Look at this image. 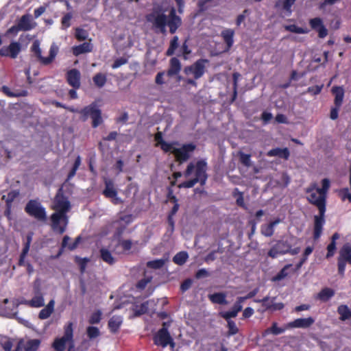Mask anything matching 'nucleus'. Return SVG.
Listing matches in <instances>:
<instances>
[{
  "mask_svg": "<svg viewBox=\"0 0 351 351\" xmlns=\"http://www.w3.org/2000/svg\"><path fill=\"white\" fill-rule=\"evenodd\" d=\"M71 208L70 202L63 194L58 193L54 198V205L53 209L56 210L51 215L52 230L62 234L66 228L68 223L67 212Z\"/></svg>",
  "mask_w": 351,
  "mask_h": 351,
  "instance_id": "f257e3e1",
  "label": "nucleus"
},
{
  "mask_svg": "<svg viewBox=\"0 0 351 351\" xmlns=\"http://www.w3.org/2000/svg\"><path fill=\"white\" fill-rule=\"evenodd\" d=\"M146 19L148 22L152 23L155 29H158L163 35H165L167 33V25L169 28V32L173 34L176 32L182 24V19L177 15L175 8L170 9L168 16L164 13H160L156 15L152 13L147 15Z\"/></svg>",
  "mask_w": 351,
  "mask_h": 351,
  "instance_id": "f03ea898",
  "label": "nucleus"
},
{
  "mask_svg": "<svg viewBox=\"0 0 351 351\" xmlns=\"http://www.w3.org/2000/svg\"><path fill=\"white\" fill-rule=\"evenodd\" d=\"M315 187L311 186L306 189V193H310L307 197L309 203L316 206L319 210V215L314 217L313 226V239L317 240L322 234L323 226L325 223V213H326V197L323 195H319L317 191L313 192Z\"/></svg>",
  "mask_w": 351,
  "mask_h": 351,
  "instance_id": "7ed1b4c3",
  "label": "nucleus"
},
{
  "mask_svg": "<svg viewBox=\"0 0 351 351\" xmlns=\"http://www.w3.org/2000/svg\"><path fill=\"white\" fill-rule=\"evenodd\" d=\"M195 170V178L180 183L178 188L189 189L193 187L197 183H199L201 186L206 184L208 179L207 162L204 160H197L196 164L190 162L184 172L185 178L189 177Z\"/></svg>",
  "mask_w": 351,
  "mask_h": 351,
  "instance_id": "20e7f679",
  "label": "nucleus"
},
{
  "mask_svg": "<svg viewBox=\"0 0 351 351\" xmlns=\"http://www.w3.org/2000/svg\"><path fill=\"white\" fill-rule=\"evenodd\" d=\"M68 109L72 112L79 113L82 121H86L90 117L92 119V127L93 128H97L103 123L101 110L99 108L96 102H93L80 110L73 108H68Z\"/></svg>",
  "mask_w": 351,
  "mask_h": 351,
  "instance_id": "39448f33",
  "label": "nucleus"
},
{
  "mask_svg": "<svg viewBox=\"0 0 351 351\" xmlns=\"http://www.w3.org/2000/svg\"><path fill=\"white\" fill-rule=\"evenodd\" d=\"M31 51L34 53L41 64L47 66L50 64L56 58L58 52V47L55 44L51 45L49 49V55L45 58L42 56L39 41L35 40L31 47Z\"/></svg>",
  "mask_w": 351,
  "mask_h": 351,
  "instance_id": "423d86ee",
  "label": "nucleus"
},
{
  "mask_svg": "<svg viewBox=\"0 0 351 351\" xmlns=\"http://www.w3.org/2000/svg\"><path fill=\"white\" fill-rule=\"evenodd\" d=\"M25 213L40 221H45L47 220V214L45 208L41 204L35 199H30L25 207Z\"/></svg>",
  "mask_w": 351,
  "mask_h": 351,
  "instance_id": "0eeeda50",
  "label": "nucleus"
},
{
  "mask_svg": "<svg viewBox=\"0 0 351 351\" xmlns=\"http://www.w3.org/2000/svg\"><path fill=\"white\" fill-rule=\"evenodd\" d=\"M196 145L193 143H185L179 148L176 147L172 150L175 160L182 165L186 162L191 156L192 153L195 150Z\"/></svg>",
  "mask_w": 351,
  "mask_h": 351,
  "instance_id": "6e6552de",
  "label": "nucleus"
},
{
  "mask_svg": "<svg viewBox=\"0 0 351 351\" xmlns=\"http://www.w3.org/2000/svg\"><path fill=\"white\" fill-rule=\"evenodd\" d=\"M36 23L32 22V16L29 14L23 15L17 23L7 30L8 34L16 35L19 31H29L34 29Z\"/></svg>",
  "mask_w": 351,
  "mask_h": 351,
  "instance_id": "1a4fd4ad",
  "label": "nucleus"
},
{
  "mask_svg": "<svg viewBox=\"0 0 351 351\" xmlns=\"http://www.w3.org/2000/svg\"><path fill=\"white\" fill-rule=\"evenodd\" d=\"M346 263L351 265V245L349 244L343 245L337 258L338 274L342 277L345 274Z\"/></svg>",
  "mask_w": 351,
  "mask_h": 351,
  "instance_id": "9d476101",
  "label": "nucleus"
},
{
  "mask_svg": "<svg viewBox=\"0 0 351 351\" xmlns=\"http://www.w3.org/2000/svg\"><path fill=\"white\" fill-rule=\"evenodd\" d=\"M73 337V323L69 322L64 327V335L60 338H57L53 343V348L56 351H64L65 344L68 341H72Z\"/></svg>",
  "mask_w": 351,
  "mask_h": 351,
  "instance_id": "9b49d317",
  "label": "nucleus"
},
{
  "mask_svg": "<svg viewBox=\"0 0 351 351\" xmlns=\"http://www.w3.org/2000/svg\"><path fill=\"white\" fill-rule=\"evenodd\" d=\"M153 341L156 346H162V348H165L168 345L171 348L175 346V343L170 332L167 331L165 328L159 329L158 332L154 335Z\"/></svg>",
  "mask_w": 351,
  "mask_h": 351,
  "instance_id": "f8f14e48",
  "label": "nucleus"
},
{
  "mask_svg": "<svg viewBox=\"0 0 351 351\" xmlns=\"http://www.w3.org/2000/svg\"><path fill=\"white\" fill-rule=\"evenodd\" d=\"M208 60L206 59H199L195 62L192 65L184 68V73L186 75L193 74L195 80L202 77L205 73V63Z\"/></svg>",
  "mask_w": 351,
  "mask_h": 351,
  "instance_id": "ddd939ff",
  "label": "nucleus"
},
{
  "mask_svg": "<svg viewBox=\"0 0 351 351\" xmlns=\"http://www.w3.org/2000/svg\"><path fill=\"white\" fill-rule=\"evenodd\" d=\"M292 247V245L288 241H278L271 249L269 250L267 255L272 258H276L279 254H286Z\"/></svg>",
  "mask_w": 351,
  "mask_h": 351,
  "instance_id": "4468645a",
  "label": "nucleus"
},
{
  "mask_svg": "<svg viewBox=\"0 0 351 351\" xmlns=\"http://www.w3.org/2000/svg\"><path fill=\"white\" fill-rule=\"evenodd\" d=\"M276 299V297L270 298L269 296H265L263 299H256L254 302L261 303L265 311L274 312L283 309L285 304L282 302H275Z\"/></svg>",
  "mask_w": 351,
  "mask_h": 351,
  "instance_id": "2eb2a0df",
  "label": "nucleus"
},
{
  "mask_svg": "<svg viewBox=\"0 0 351 351\" xmlns=\"http://www.w3.org/2000/svg\"><path fill=\"white\" fill-rule=\"evenodd\" d=\"M21 50V46L18 42H12L8 47L0 49V56L16 58Z\"/></svg>",
  "mask_w": 351,
  "mask_h": 351,
  "instance_id": "dca6fc26",
  "label": "nucleus"
},
{
  "mask_svg": "<svg viewBox=\"0 0 351 351\" xmlns=\"http://www.w3.org/2000/svg\"><path fill=\"white\" fill-rule=\"evenodd\" d=\"M23 304L32 308H40L44 306V298L39 287L34 288V296L32 299L25 300Z\"/></svg>",
  "mask_w": 351,
  "mask_h": 351,
  "instance_id": "f3484780",
  "label": "nucleus"
},
{
  "mask_svg": "<svg viewBox=\"0 0 351 351\" xmlns=\"http://www.w3.org/2000/svg\"><path fill=\"white\" fill-rule=\"evenodd\" d=\"M67 83L75 89L80 87V72L76 69H72L67 71L66 75Z\"/></svg>",
  "mask_w": 351,
  "mask_h": 351,
  "instance_id": "a211bd4d",
  "label": "nucleus"
},
{
  "mask_svg": "<svg viewBox=\"0 0 351 351\" xmlns=\"http://www.w3.org/2000/svg\"><path fill=\"white\" fill-rule=\"evenodd\" d=\"M311 28L318 33V36L321 38H325L328 35V30L323 24L322 20L316 17L311 19L309 21Z\"/></svg>",
  "mask_w": 351,
  "mask_h": 351,
  "instance_id": "6ab92c4d",
  "label": "nucleus"
},
{
  "mask_svg": "<svg viewBox=\"0 0 351 351\" xmlns=\"http://www.w3.org/2000/svg\"><path fill=\"white\" fill-rule=\"evenodd\" d=\"M314 322H315V319L311 317H308L306 318H298V319L293 320V322H289L287 324V328H308Z\"/></svg>",
  "mask_w": 351,
  "mask_h": 351,
  "instance_id": "aec40b11",
  "label": "nucleus"
},
{
  "mask_svg": "<svg viewBox=\"0 0 351 351\" xmlns=\"http://www.w3.org/2000/svg\"><path fill=\"white\" fill-rule=\"evenodd\" d=\"M71 240V238L68 235H65L62 238V241L61 243V247L58 254V256H60L64 249L67 248L70 251H73L75 250L78 245L81 243L82 238L80 235L77 237L75 241L73 243H69V241Z\"/></svg>",
  "mask_w": 351,
  "mask_h": 351,
  "instance_id": "412c9836",
  "label": "nucleus"
},
{
  "mask_svg": "<svg viewBox=\"0 0 351 351\" xmlns=\"http://www.w3.org/2000/svg\"><path fill=\"white\" fill-rule=\"evenodd\" d=\"M33 234H34V233L30 232L26 236V242L24 244L22 252L19 256V263H18V265L19 266L25 265V259L29 251L31 243L32 241Z\"/></svg>",
  "mask_w": 351,
  "mask_h": 351,
  "instance_id": "4be33fe9",
  "label": "nucleus"
},
{
  "mask_svg": "<svg viewBox=\"0 0 351 351\" xmlns=\"http://www.w3.org/2000/svg\"><path fill=\"white\" fill-rule=\"evenodd\" d=\"M267 156L269 157L278 156L284 160H288L290 156V152L287 147L280 148L276 147L267 152Z\"/></svg>",
  "mask_w": 351,
  "mask_h": 351,
  "instance_id": "5701e85b",
  "label": "nucleus"
},
{
  "mask_svg": "<svg viewBox=\"0 0 351 351\" xmlns=\"http://www.w3.org/2000/svg\"><path fill=\"white\" fill-rule=\"evenodd\" d=\"M123 323V318L120 315H113L108 321V326L110 330V331L115 334L117 333L121 324Z\"/></svg>",
  "mask_w": 351,
  "mask_h": 351,
  "instance_id": "b1692460",
  "label": "nucleus"
},
{
  "mask_svg": "<svg viewBox=\"0 0 351 351\" xmlns=\"http://www.w3.org/2000/svg\"><path fill=\"white\" fill-rule=\"evenodd\" d=\"M105 183V189H104L102 193L106 198H112L115 197L117 195V191L114 188V183L112 180L109 179H106L104 181Z\"/></svg>",
  "mask_w": 351,
  "mask_h": 351,
  "instance_id": "393cba45",
  "label": "nucleus"
},
{
  "mask_svg": "<svg viewBox=\"0 0 351 351\" xmlns=\"http://www.w3.org/2000/svg\"><path fill=\"white\" fill-rule=\"evenodd\" d=\"M234 31L232 29H225L221 32V36L227 46V49H230L234 43Z\"/></svg>",
  "mask_w": 351,
  "mask_h": 351,
  "instance_id": "a878e982",
  "label": "nucleus"
},
{
  "mask_svg": "<svg viewBox=\"0 0 351 351\" xmlns=\"http://www.w3.org/2000/svg\"><path fill=\"white\" fill-rule=\"evenodd\" d=\"M101 259L109 265H113L117 262L116 258L112 256V252L107 248L102 247L99 250Z\"/></svg>",
  "mask_w": 351,
  "mask_h": 351,
  "instance_id": "bb28decb",
  "label": "nucleus"
},
{
  "mask_svg": "<svg viewBox=\"0 0 351 351\" xmlns=\"http://www.w3.org/2000/svg\"><path fill=\"white\" fill-rule=\"evenodd\" d=\"M332 93L335 95L334 104L337 107H341L344 97V90L341 86H333Z\"/></svg>",
  "mask_w": 351,
  "mask_h": 351,
  "instance_id": "cd10ccee",
  "label": "nucleus"
},
{
  "mask_svg": "<svg viewBox=\"0 0 351 351\" xmlns=\"http://www.w3.org/2000/svg\"><path fill=\"white\" fill-rule=\"evenodd\" d=\"M93 46L90 43H83L79 45L74 46L72 48L73 54L78 56L82 53H88L92 51Z\"/></svg>",
  "mask_w": 351,
  "mask_h": 351,
  "instance_id": "c85d7f7f",
  "label": "nucleus"
},
{
  "mask_svg": "<svg viewBox=\"0 0 351 351\" xmlns=\"http://www.w3.org/2000/svg\"><path fill=\"white\" fill-rule=\"evenodd\" d=\"M335 294V291L329 287L323 288L317 295L316 299L326 302Z\"/></svg>",
  "mask_w": 351,
  "mask_h": 351,
  "instance_id": "c756f323",
  "label": "nucleus"
},
{
  "mask_svg": "<svg viewBox=\"0 0 351 351\" xmlns=\"http://www.w3.org/2000/svg\"><path fill=\"white\" fill-rule=\"evenodd\" d=\"M280 223V219H277L271 221L268 224L263 225L261 227V233L265 237H271L274 233V227Z\"/></svg>",
  "mask_w": 351,
  "mask_h": 351,
  "instance_id": "7c9ffc66",
  "label": "nucleus"
},
{
  "mask_svg": "<svg viewBox=\"0 0 351 351\" xmlns=\"http://www.w3.org/2000/svg\"><path fill=\"white\" fill-rule=\"evenodd\" d=\"M1 91L9 97H26L28 95V92L26 90L12 91L7 86H3L1 87Z\"/></svg>",
  "mask_w": 351,
  "mask_h": 351,
  "instance_id": "2f4dec72",
  "label": "nucleus"
},
{
  "mask_svg": "<svg viewBox=\"0 0 351 351\" xmlns=\"http://www.w3.org/2000/svg\"><path fill=\"white\" fill-rule=\"evenodd\" d=\"M208 298L213 304L221 305H226L228 304V301L226 300V294L222 292L210 294L208 295Z\"/></svg>",
  "mask_w": 351,
  "mask_h": 351,
  "instance_id": "473e14b6",
  "label": "nucleus"
},
{
  "mask_svg": "<svg viewBox=\"0 0 351 351\" xmlns=\"http://www.w3.org/2000/svg\"><path fill=\"white\" fill-rule=\"evenodd\" d=\"M181 69V64L177 58H172L170 60V67L167 71L169 76L177 75Z\"/></svg>",
  "mask_w": 351,
  "mask_h": 351,
  "instance_id": "72a5a7b5",
  "label": "nucleus"
},
{
  "mask_svg": "<svg viewBox=\"0 0 351 351\" xmlns=\"http://www.w3.org/2000/svg\"><path fill=\"white\" fill-rule=\"evenodd\" d=\"M149 308V302L146 301L143 302L140 305L136 304L132 308L133 316L140 317L142 315L145 314Z\"/></svg>",
  "mask_w": 351,
  "mask_h": 351,
  "instance_id": "f704fd0d",
  "label": "nucleus"
},
{
  "mask_svg": "<svg viewBox=\"0 0 351 351\" xmlns=\"http://www.w3.org/2000/svg\"><path fill=\"white\" fill-rule=\"evenodd\" d=\"M337 313L339 315V319L344 322L351 319V310L346 304H341L337 308Z\"/></svg>",
  "mask_w": 351,
  "mask_h": 351,
  "instance_id": "c9c22d12",
  "label": "nucleus"
},
{
  "mask_svg": "<svg viewBox=\"0 0 351 351\" xmlns=\"http://www.w3.org/2000/svg\"><path fill=\"white\" fill-rule=\"evenodd\" d=\"M288 328H287V325L284 328H280L278 326L276 322H273L271 326L264 331L263 335L273 334L274 335H278L283 333Z\"/></svg>",
  "mask_w": 351,
  "mask_h": 351,
  "instance_id": "e433bc0d",
  "label": "nucleus"
},
{
  "mask_svg": "<svg viewBox=\"0 0 351 351\" xmlns=\"http://www.w3.org/2000/svg\"><path fill=\"white\" fill-rule=\"evenodd\" d=\"M93 81L96 87L101 88L106 84L107 82V76L104 73H97L93 76Z\"/></svg>",
  "mask_w": 351,
  "mask_h": 351,
  "instance_id": "4c0bfd02",
  "label": "nucleus"
},
{
  "mask_svg": "<svg viewBox=\"0 0 351 351\" xmlns=\"http://www.w3.org/2000/svg\"><path fill=\"white\" fill-rule=\"evenodd\" d=\"M189 254L185 251H181L177 253L173 257V261L175 264L178 265H183L188 260Z\"/></svg>",
  "mask_w": 351,
  "mask_h": 351,
  "instance_id": "58836bf2",
  "label": "nucleus"
},
{
  "mask_svg": "<svg viewBox=\"0 0 351 351\" xmlns=\"http://www.w3.org/2000/svg\"><path fill=\"white\" fill-rule=\"evenodd\" d=\"M40 345V340L34 339L26 342L24 348L25 351H37Z\"/></svg>",
  "mask_w": 351,
  "mask_h": 351,
  "instance_id": "ea45409f",
  "label": "nucleus"
},
{
  "mask_svg": "<svg viewBox=\"0 0 351 351\" xmlns=\"http://www.w3.org/2000/svg\"><path fill=\"white\" fill-rule=\"evenodd\" d=\"M292 267V264L285 265L282 269L272 278L274 282L280 281L288 276V269Z\"/></svg>",
  "mask_w": 351,
  "mask_h": 351,
  "instance_id": "a19ab883",
  "label": "nucleus"
},
{
  "mask_svg": "<svg viewBox=\"0 0 351 351\" xmlns=\"http://www.w3.org/2000/svg\"><path fill=\"white\" fill-rule=\"evenodd\" d=\"M179 38L177 36L173 37L170 41L169 47L166 51V56H171L175 53L176 49L178 47Z\"/></svg>",
  "mask_w": 351,
  "mask_h": 351,
  "instance_id": "79ce46f5",
  "label": "nucleus"
},
{
  "mask_svg": "<svg viewBox=\"0 0 351 351\" xmlns=\"http://www.w3.org/2000/svg\"><path fill=\"white\" fill-rule=\"evenodd\" d=\"M80 165H81V157L80 156H77L75 160L73 167L71 168V169L70 170V171L68 173L66 181L70 180L71 178H73L75 176L76 171H77Z\"/></svg>",
  "mask_w": 351,
  "mask_h": 351,
  "instance_id": "37998d69",
  "label": "nucleus"
},
{
  "mask_svg": "<svg viewBox=\"0 0 351 351\" xmlns=\"http://www.w3.org/2000/svg\"><path fill=\"white\" fill-rule=\"evenodd\" d=\"M285 29L287 31H289V32H293V33H296V34H307L308 32V30L306 28H302L300 27H298L297 25H295L294 24L285 25Z\"/></svg>",
  "mask_w": 351,
  "mask_h": 351,
  "instance_id": "c03bdc74",
  "label": "nucleus"
},
{
  "mask_svg": "<svg viewBox=\"0 0 351 351\" xmlns=\"http://www.w3.org/2000/svg\"><path fill=\"white\" fill-rule=\"evenodd\" d=\"M75 262L78 265L81 274H84L87 263L89 262V258H80L77 256L75 257Z\"/></svg>",
  "mask_w": 351,
  "mask_h": 351,
  "instance_id": "a18cd8bd",
  "label": "nucleus"
},
{
  "mask_svg": "<svg viewBox=\"0 0 351 351\" xmlns=\"http://www.w3.org/2000/svg\"><path fill=\"white\" fill-rule=\"evenodd\" d=\"M179 145V143L178 141H173L171 143H167L165 141L160 145V146L161 149L164 152H165V153L170 152L172 154V150L176 148L174 147V145Z\"/></svg>",
  "mask_w": 351,
  "mask_h": 351,
  "instance_id": "49530a36",
  "label": "nucleus"
},
{
  "mask_svg": "<svg viewBox=\"0 0 351 351\" xmlns=\"http://www.w3.org/2000/svg\"><path fill=\"white\" fill-rule=\"evenodd\" d=\"M88 33L86 30L77 27L75 31V37L79 41H84L87 39Z\"/></svg>",
  "mask_w": 351,
  "mask_h": 351,
  "instance_id": "de8ad7c7",
  "label": "nucleus"
},
{
  "mask_svg": "<svg viewBox=\"0 0 351 351\" xmlns=\"http://www.w3.org/2000/svg\"><path fill=\"white\" fill-rule=\"evenodd\" d=\"M0 345L5 351H11L13 343L8 337L0 336Z\"/></svg>",
  "mask_w": 351,
  "mask_h": 351,
  "instance_id": "09e8293b",
  "label": "nucleus"
},
{
  "mask_svg": "<svg viewBox=\"0 0 351 351\" xmlns=\"http://www.w3.org/2000/svg\"><path fill=\"white\" fill-rule=\"evenodd\" d=\"M165 263V261L163 259H156L154 261H150L147 263V267L152 269H160L162 268Z\"/></svg>",
  "mask_w": 351,
  "mask_h": 351,
  "instance_id": "8fccbe9b",
  "label": "nucleus"
},
{
  "mask_svg": "<svg viewBox=\"0 0 351 351\" xmlns=\"http://www.w3.org/2000/svg\"><path fill=\"white\" fill-rule=\"evenodd\" d=\"M102 313L100 310H97L91 314L88 319V322L90 324H99L101 319Z\"/></svg>",
  "mask_w": 351,
  "mask_h": 351,
  "instance_id": "3c124183",
  "label": "nucleus"
},
{
  "mask_svg": "<svg viewBox=\"0 0 351 351\" xmlns=\"http://www.w3.org/2000/svg\"><path fill=\"white\" fill-rule=\"evenodd\" d=\"M86 333L89 339H95L100 335L99 330L95 326H88L86 328Z\"/></svg>",
  "mask_w": 351,
  "mask_h": 351,
  "instance_id": "603ef678",
  "label": "nucleus"
},
{
  "mask_svg": "<svg viewBox=\"0 0 351 351\" xmlns=\"http://www.w3.org/2000/svg\"><path fill=\"white\" fill-rule=\"evenodd\" d=\"M19 192L16 190H13L8 193V197L5 200L6 206L9 207L12 206V203L19 196Z\"/></svg>",
  "mask_w": 351,
  "mask_h": 351,
  "instance_id": "864d4df0",
  "label": "nucleus"
},
{
  "mask_svg": "<svg viewBox=\"0 0 351 351\" xmlns=\"http://www.w3.org/2000/svg\"><path fill=\"white\" fill-rule=\"evenodd\" d=\"M322 188H317V192L319 193V195H323L326 196V192L328 190L330 187V181L327 178H324L322 181Z\"/></svg>",
  "mask_w": 351,
  "mask_h": 351,
  "instance_id": "5fc2aeb1",
  "label": "nucleus"
},
{
  "mask_svg": "<svg viewBox=\"0 0 351 351\" xmlns=\"http://www.w3.org/2000/svg\"><path fill=\"white\" fill-rule=\"evenodd\" d=\"M239 154V160L241 164H243L245 167L251 166V156L250 154H247L243 152H240Z\"/></svg>",
  "mask_w": 351,
  "mask_h": 351,
  "instance_id": "6e6d98bb",
  "label": "nucleus"
},
{
  "mask_svg": "<svg viewBox=\"0 0 351 351\" xmlns=\"http://www.w3.org/2000/svg\"><path fill=\"white\" fill-rule=\"evenodd\" d=\"M239 76L238 73H233V93L231 99V101H234L237 97V78Z\"/></svg>",
  "mask_w": 351,
  "mask_h": 351,
  "instance_id": "4d7b16f0",
  "label": "nucleus"
},
{
  "mask_svg": "<svg viewBox=\"0 0 351 351\" xmlns=\"http://www.w3.org/2000/svg\"><path fill=\"white\" fill-rule=\"evenodd\" d=\"M72 15L71 13H66L61 19V23L63 29H67L71 26V19Z\"/></svg>",
  "mask_w": 351,
  "mask_h": 351,
  "instance_id": "13d9d810",
  "label": "nucleus"
},
{
  "mask_svg": "<svg viewBox=\"0 0 351 351\" xmlns=\"http://www.w3.org/2000/svg\"><path fill=\"white\" fill-rule=\"evenodd\" d=\"M128 62V59L125 57H121L119 58L116 59L113 64H112V68L113 69H117L120 67L121 66L127 64Z\"/></svg>",
  "mask_w": 351,
  "mask_h": 351,
  "instance_id": "bf43d9fd",
  "label": "nucleus"
},
{
  "mask_svg": "<svg viewBox=\"0 0 351 351\" xmlns=\"http://www.w3.org/2000/svg\"><path fill=\"white\" fill-rule=\"evenodd\" d=\"M336 250V242L331 241L327 246L326 258H329L335 254Z\"/></svg>",
  "mask_w": 351,
  "mask_h": 351,
  "instance_id": "052dcab7",
  "label": "nucleus"
},
{
  "mask_svg": "<svg viewBox=\"0 0 351 351\" xmlns=\"http://www.w3.org/2000/svg\"><path fill=\"white\" fill-rule=\"evenodd\" d=\"M119 243L124 252L129 251L132 247V242L130 239L121 240Z\"/></svg>",
  "mask_w": 351,
  "mask_h": 351,
  "instance_id": "680f3d73",
  "label": "nucleus"
},
{
  "mask_svg": "<svg viewBox=\"0 0 351 351\" xmlns=\"http://www.w3.org/2000/svg\"><path fill=\"white\" fill-rule=\"evenodd\" d=\"M228 334L230 335H235L238 332L239 329L235 324V322L232 320L228 321Z\"/></svg>",
  "mask_w": 351,
  "mask_h": 351,
  "instance_id": "e2e57ef3",
  "label": "nucleus"
},
{
  "mask_svg": "<svg viewBox=\"0 0 351 351\" xmlns=\"http://www.w3.org/2000/svg\"><path fill=\"white\" fill-rule=\"evenodd\" d=\"M152 280V277L144 278L140 280L136 284V288L138 289H144L148 283Z\"/></svg>",
  "mask_w": 351,
  "mask_h": 351,
  "instance_id": "0e129e2a",
  "label": "nucleus"
},
{
  "mask_svg": "<svg viewBox=\"0 0 351 351\" xmlns=\"http://www.w3.org/2000/svg\"><path fill=\"white\" fill-rule=\"evenodd\" d=\"M240 297H238L237 299V301L234 304V306L232 307V311L237 315L239 312H240L242 310V303L244 302Z\"/></svg>",
  "mask_w": 351,
  "mask_h": 351,
  "instance_id": "69168bd1",
  "label": "nucleus"
},
{
  "mask_svg": "<svg viewBox=\"0 0 351 351\" xmlns=\"http://www.w3.org/2000/svg\"><path fill=\"white\" fill-rule=\"evenodd\" d=\"M273 115L271 112L264 111L261 114V119L263 121L264 125H266L269 123V121L272 119Z\"/></svg>",
  "mask_w": 351,
  "mask_h": 351,
  "instance_id": "338daca9",
  "label": "nucleus"
},
{
  "mask_svg": "<svg viewBox=\"0 0 351 351\" xmlns=\"http://www.w3.org/2000/svg\"><path fill=\"white\" fill-rule=\"evenodd\" d=\"M297 0H283L282 1V8L283 10L291 12V7L295 3Z\"/></svg>",
  "mask_w": 351,
  "mask_h": 351,
  "instance_id": "774afa93",
  "label": "nucleus"
}]
</instances>
